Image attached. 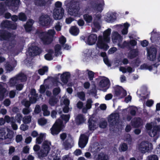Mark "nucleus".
Wrapping results in <instances>:
<instances>
[{"instance_id":"f8f14e48","label":"nucleus","mask_w":160,"mask_h":160,"mask_svg":"<svg viewBox=\"0 0 160 160\" xmlns=\"http://www.w3.org/2000/svg\"><path fill=\"white\" fill-rule=\"evenodd\" d=\"M13 133V131L7 128H0V140L12 138Z\"/></svg>"},{"instance_id":"e2e57ef3","label":"nucleus","mask_w":160,"mask_h":160,"mask_svg":"<svg viewBox=\"0 0 160 160\" xmlns=\"http://www.w3.org/2000/svg\"><path fill=\"white\" fill-rule=\"evenodd\" d=\"M107 122L105 120L102 121L99 124V127L102 128H105L107 126Z\"/></svg>"},{"instance_id":"423d86ee","label":"nucleus","mask_w":160,"mask_h":160,"mask_svg":"<svg viewBox=\"0 0 160 160\" xmlns=\"http://www.w3.org/2000/svg\"><path fill=\"white\" fill-rule=\"evenodd\" d=\"M27 77L25 74L22 73H20L15 77L11 78L8 82V84L11 87H14L16 84L19 82L26 81Z\"/></svg>"},{"instance_id":"9b49d317","label":"nucleus","mask_w":160,"mask_h":160,"mask_svg":"<svg viewBox=\"0 0 160 160\" xmlns=\"http://www.w3.org/2000/svg\"><path fill=\"white\" fill-rule=\"evenodd\" d=\"M39 24L44 27H48L51 25L53 23L52 20L47 14H42L39 18Z\"/></svg>"},{"instance_id":"c756f323","label":"nucleus","mask_w":160,"mask_h":160,"mask_svg":"<svg viewBox=\"0 0 160 160\" xmlns=\"http://www.w3.org/2000/svg\"><path fill=\"white\" fill-rule=\"evenodd\" d=\"M92 102H93L91 99H88L87 101L86 107L83 108L82 109V112L84 113H87L88 110L90 109L91 108Z\"/></svg>"},{"instance_id":"f257e3e1","label":"nucleus","mask_w":160,"mask_h":160,"mask_svg":"<svg viewBox=\"0 0 160 160\" xmlns=\"http://www.w3.org/2000/svg\"><path fill=\"white\" fill-rule=\"evenodd\" d=\"M111 30L108 28L103 33V37L102 36H99L98 38V41L97 44L98 47L101 49L104 50H107L109 48L107 43H109L110 41L109 36L111 33Z\"/></svg>"},{"instance_id":"20e7f679","label":"nucleus","mask_w":160,"mask_h":160,"mask_svg":"<svg viewBox=\"0 0 160 160\" xmlns=\"http://www.w3.org/2000/svg\"><path fill=\"white\" fill-rule=\"evenodd\" d=\"M51 142L48 140H45L43 142L40 150L38 153L39 158H42L47 156L51 149Z\"/></svg>"},{"instance_id":"603ef678","label":"nucleus","mask_w":160,"mask_h":160,"mask_svg":"<svg viewBox=\"0 0 160 160\" xmlns=\"http://www.w3.org/2000/svg\"><path fill=\"white\" fill-rule=\"evenodd\" d=\"M77 96L81 100H85V94L83 92H78L77 93Z\"/></svg>"},{"instance_id":"338daca9","label":"nucleus","mask_w":160,"mask_h":160,"mask_svg":"<svg viewBox=\"0 0 160 160\" xmlns=\"http://www.w3.org/2000/svg\"><path fill=\"white\" fill-rule=\"evenodd\" d=\"M56 100L53 98H51L49 101V104L52 106H54L57 103Z\"/></svg>"},{"instance_id":"4c0bfd02","label":"nucleus","mask_w":160,"mask_h":160,"mask_svg":"<svg viewBox=\"0 0 160 160\" xmlns=\"http://www.w3.org/2000/svg\"><path fill=\"white\" fill-rule=\"evenodd\" d=\"M49 0H35V3L38 6H43L46 5Z\"/></svg>"},{"instance_id":"72a5a7b5","label":"nucleus","mask_w":160,"mask_h":160,"mask_svg":"<svg viewBox=\"0 0 160 160\" xmlns=\"http://www.w3.org/2000/svg\"><path fill=\"white\" fill-rule=\"evenodd\" d=\"M70 76V74L68 72H65L63 73L61 76L62 81L64 83H67Z\"/></svg>"},{"instance_id":"f3484780","label":"nucleus","mask_w":160,"mask_h":160,"mask_svg":"<svg viewBox=\"0 0 160 160\" xmlns=\"http://www.w3.org/2000/svg\"><path fill=\"white\" fill-rule=\"evenodd\" d=\"M74 141L71 136L68 134V138L64 142L63 144V148L66 150H68L72 147Z\"/></svg>"},{"instance_id":"a18cd8bd","label":"nucleus","mask_w":160,"mask_h":160,"mask_svg":"<svg viewBox=\"0 0 160 160\" xmlns=\"http://www.w3.org/2000/svg\"><path fill=\"white\" fill-rule=\"evenodd\" d=\"M108 156L103 153H100L98 156V160H108Z\"/></svg>"},{"instance_id":"680f3d73","label":"nucleus","mask_w":160,"mask_h":160,"mask_svg":"<svg viewBox=\"0 0 160 160\" xmlns=\"http://www.w3.org/2000/svg\"><path fill=\"white\" fill-rule=\"evenodd\" d=\"M60 89L59 87L54 88L53 91V94L54 95H58L60 92Z\"/></svg>"},{"instance_id":"a211bd4d","label":"nucleus","mask_w":160,"mask_h":160,"mask_svg":"<svg viewBox=\"0 0 160 160\" xmlns=\"http://www.w3.org/2000/svg\"><path fill=\"white\" fill-rule=\"evenodd\" d=\"M40 52V50L37 46H32L29 48L28 51L27 52V55L34 56L39 54Z\"/></svg>"},{"instance_id":"0e129e2a","label":"nucleus","mask_w":160,"mask_h":160,"mask_svg":"<svg viewBox=\"0 0 160 160\" xmlns=\"http://www.w3.org/2000/svg\"><path fill=\"white\" fill-rule=\"evenodd\" d=\"M22 118V115L21 114H17L15 117V119L17 121V122L20 123L21 121Z\"/></svg>"},{"instance_id":"c85d7f7f","label":"nucleus","mask_w":160,"mask_h":160,"mask_svg":"<svg viewBox=\"0 0 160 160\" xmlns=\"http://www.w3.org/2000/svg\"><path fill=\"white\" fill-rule=\"evenodd\" d=\"M75 120L77 124L80 125L84 123L86 120V119L83 115L79 114L76 117Z\"/></svg>"},{"instance_id":"37998d69","label":"nucleus","mask_w":160,"mask_h":160,"mask_svg":"<svg viewBox=\"0 0 160 160\" xmlns=\"http://www.w3.org/2000/svg\"><path fill=\"white\" fill-rule=\"evenodd\" d=\"M83 18L87 23H90L92 21V17L91 15L85 14L83 15Z\"/></svg>"},{"instance_id":"5fc2aeb1","label":"nucleus","mask_w":160,"mask_h":160,"mask_svg":"<svg viewBox=\"0 0 160 160\" xmlns=\"http://www.w3.org/2000/svg\"><path fill=\"white\" fill-rule=\"evenodd\" d=\"M51 156H49V158L51 160H60V156L59 154H56L53 155L52 157Z\"/></svg>"},{"instance_id":"79ce46f5","label":"nucleus","mask_w":160,"mask_h":160,"mask_svg":"<svg viewBox=\"0 0 160 160\" xmlns=\"http://www.w3.org/2000/svg\"><path fill=\"white\" fill-rule=\"evenodd\" d=\"M16 65V62L15 61L14 65L13 66H11L8 62H7L5 65V69L8 72H10L12 71Z\"/></svg>"},{"instance_id":"7c9ffc66","label":"nucleus","mask_w":160,"mask_h":160,"mask_svg":"<svg viewBox=\"0 0 160 160\" xmlns=\"http://www.w3.org/2000/svg\"><path fill=\"white\" fill-rule=\"evenodd\" d=\"M118 26L121 28H122V29L121 31V32L122 34L126 35L128 33V29L130 26L129 24L128 23H125L123 25V26L121 25H118Z\"/></svg>"},{"instance_id":"c03bdc74","label":"nucleus","mask_w":160,"mask_h":160,"mask_svg":"<svg viewBox=\"0 0 160 160\" xmlns=\"http://www.w3.org/2000/svg\"><path fill=\"white\" fill-rule=\"evenodd\" d=\"M106 19L108 22H112L115 19V17L113 14H108L107 16Z\"/></svg>"},{"instance_id":"2f4dec72","label":"nucleus","mask_w":160,"mask_h":160,"mask_svg":"<svg viewBox=\"0 0 160 160\" xmlns=\"http://www.w3.org/2000/svg\"><path fill=\"white\" fill-rule=\"evenodd\" d=\"M34 21L32 19L29 20L25 25H24V28L27 32H29L32 29V26L34 23Z\"/></svg>"},{"instance_id":"09e8293b","label":"nucleus","mask_w":160,"mask_h":160,"mask_svg":"<svg viewBox=\"0 0 160 160\" xmlns=\"http://www.w3.org/2000/svg\"><path fill=\"white\" fill-rule=\"evenodd\" d=\"M48 120L44 118H41L38 120V122L41 125H44L48 123Z\"/></svg>"},{"instance_id":"864d4df0","label":"nucleus","mask_w":160,"mask_h":160,"mask_svg":"<svg viewBox=\"0 0 160 160\" xmlns=\"http://www.w3.org/2000/svg\"><path fill=\"white\" fill-rule=\"evenodd\" d=\"M61 118L66 123L69 121L70 118V116L69 115L63 114L61 116Z\"/></svg>"},{"instance_id":"6ab92c4d","label":"nucleus","mask_w":160,"mask_h":160,"mask_svg":"<svg viewBox=\"0 0 160 160\" xmlns=\"http://www.w3.org/2000/svg\"><path fill=\"white\" fill-rule=\"evenodd\" d=\"M1 27L3 28H7L14 29L16 28L17 25L15 23H12L10 21L6 20L2 22Z\"/></svg>"},{"instance_id":"e433bc0d","label":"nucleus","mask_w":160,"mask_h":160,"mask_svg":"<svg viewBox=\"0 0 160 160\" xmlns=\"http://www.w3.org/2000/svg\"><path fill=\"white\" fill-rule=\"evenodd\" d=\"M138 51L137 49H133L130 51L128 54V58L132 59L138 55Z\"/></svg>"},{"instance_id":"412c9836","label":"nucleus","mask_w":160,"mask_h":160,"mask_svg":"<svg viewBox=\"0 0 160 160\" xmlns=\"http://www.w3.org/2000/svg\"><path fill=\"white\" fill-rule=\"evenodd\" d=\"M96 50L94 49H87L84 51L82 56L85 60L89 58L92 55H96L95 51Z\"/></svg>"},{"instance_id":"5701e85b","label":"nucleus","mask_w":160,"mask_h":160,"mask_svg":"<svg viewBox=\"0 0 160 160\" xmlns=\"http://www.w3.org/2000/svg\"><path fill=\"white\" fill-rule=\"evenodd\" d=\"M99 86L101 88H106L107 89L110 85L109 79L106 78H103L99 84Z\"/></svg>"},{"instance_id":"4d7b16f0","label":"nucleus","mask_w":160,"mask_h":160,"mask_svg":"<svg viewBox=\"0 0 160 160\" xmlns=\"http://www.w3.org/2000/svg\"><path fill=\"white\" fill-rule=\"evenodd\" d=\"M148 160H158V156L154 154L150 155L147 157Z\"/></svg>"},{"instance_id":"473e14b6","label":"nucleus","mask_w":160,"mask_h":160,"mask_svg":"<svg viewBox=\"0 0 160 160\" xmlns=\"http://www.w3.org/2000/svg\"><path fill=\"white\" fill-rule=\"evenodd\" d=\"M121 93H122V96H124L126 95L127 92L121 87H118L115 90V94L117 96H119Z\"/></svg>"},{"instance_id":"393cba45","label":"nucleus","mask_w":160,"mask_h":160,"mask_svg":"<svg viewBox=\"0 0 160 160\" xmlns=\"http://www.w3.org/2000/svg\"><path fill=\"white\" fill-rule=\"evenodd\" d=\"M88 123V127L90 130H93L98 127V123L96 121L93 120L91 117L89 118Z\"/></svg>"},{"instance_id":"9d476101","label":"nucleus","mask_w":160,"mask_h":160,"mask_svg":"<svg viewBox=\"0 0 160 160\" xmlns=\"http://www.w3.org/2000/svg\"><path fill=\"white\" fill-rule=\"evenodd\" d=\"M146 128L148 130H151L149 132L150 136L154 137L157 135L158 132L160 131V125L154 126L153 122L147 123L146 126Z\"/></svg>"},{"instance_id":"13d9d810","label":"nucleus","mask_w":160,"mask_h":160,"mask_svg":"<svg viewBox=\"0 0 160 160\" xmlns=\"http://www.w3.org/2000/svg\"><path fill=\"white\" fill-rule=\"evenodd\" d=\"M141 69H148L149 70H151L152 69V66H148L146 64H144L141 65L140 67Z\"/></svg>"},{"instance_id":"a878e982","label":"nucleus","mask_w":160,"mask_h":160,"mask_svg":"<svg viewBox=\"0 0 160 160\" xmlns=\"http://www.w3.org/2000/svg\"><path fill=\"white\" fill-rule=\"evenodd\" d=\"M30 97L29 96L30 102L32 103H35L37 101L36 98L38 97V95L36 93V91L34 89H32L31 91Z\"/></svg>"},{"instance_id":"0eeeda50","label":"nucleus","mask_w":160,"mask_h":160,"mask_svg":"<svg viewBox=\"0 0 160 160\" xmlns=\"http://www.w3.org/2000/svg\"><path fill=\"white\" fill-rule=\"evenodd\" d=\"M62 3L59 1L55 4V8L53 12V17L56 20L61 19L63 16L64 10L61 7Z\"/></svg>"},{"instance_id":"ea45409f","label":"nucleus","mask_w":160,"mask_h":160,"mask_svg":"<svg viewBox=\"0 0 160 160\" xmlns=\"http://www.w3.org/2000/svg\"><path fill=\"white\" fill-rule=\"evenodd\" d=\"M104 5V2H102L99 4H97L94 7V10L98 12H101L103 8V7Z\"/></svg>"},{"instance_id":"f704fd0d","label":"nucleus","mask_w":160,"mask_h":160,"mask_svg":"<svg viewBox=\"0 0 160 160\" xmlns=\"http://www.w3.org/2000/svg\"><path fill=\"white\" fill-rule=\"evenodd\" d=\"M160 36V33L153 30L151 32V40L152 42H153L157 40L158 38H159Z\"/></svg>"},{"instance_id":"bf43d9fd","label":"nucleus","mask_w":160,"mask_h":160,"mask_svg":"<svg viewBox=\"0 0 160 160\" xmlns=\"http://www.w3.org/2000/svg\"><path fill=\"white\" fill-rule=\"evenodd\" d=\"M62 27V24L59 22H58L55 25L54 28L57 31H61Z\"/></svg>"},{"instance_id":"2eb2a0df","label":"nucleus","mask_w":160,"mask_h":160,"mask_svg":"<svg viewBox=\"0 0 160 160\" xmlns=\"http://www.w3.org/2000/svg\"><path fill=\"white\" fill-rule=\"evenodd\" d=\"M148 58L151 61H153L156 58L157 50L156 48L153 46L147 48Z\"/></svg>"},{"instance_id":"3c124183","label":"nucleus","mask_w":160,"mask_h":160,"mask_svg":"<svg viewBox=\"0 0 160 160\" xmlns=\"http://www.w3.org/2000/svg\"><path fill=\"white\" fill-rule=\"evenodd\" d=\"M119 149L121 151H125L128 149V146L126 144L122 143L120 145Z\"/></svg>"},{"instance_id":"69168bd1","label":"nucleus","mask_w":160,"mask_h":160,"mask_svg":"<svg viewBox=\"0 0 160 160\" xmlns=\"http://www.w3.org/2000/svg\"><path fill=\"white\" fill-rule=\"evenodd\" d=\"M87 71L88 72V73L90 80H92L94 76V73L92 71H89L88 70Z\"/></svg>"},{"instance_id":"dca6fc26","label":"nucleus","mask_w":160,"mask_h":160,"mask_svg":"<svg viewBox=\"0 0 160 160\" xmlns=\"http://www.w3.org/2000/svg\"><path fill=\"white\" fill-rule=\"evenodd\" d=\"M101 18V16L100 14L95 15V17H94L93 24L92 25V28H95L94 30V32H96L100 28V22Z\"/></svg>"},{"instance_id":"ddd939ff","label":"nucleus","mask_w":160,"mask_h":160,"mask_svg":"<svg viewBox=\"0 0 160 160\" xmlns=\"http://www.w3.org/2000/svg\"><path fill=\"white\" fill-rule=\"evenodd\" d=\"M69 5V4L67 5L69 7L70 10H69V13L71 15L75 16H79L78 10L79 8V4L77 2H71Z\"/></svg>"},{"instance_id":"6e6d98bb","label":"nucleus","mask_w":160,"mask_h":160,"mask_svg":"<svg viewBox=\"0 0 160 160\" xmlns=\"http://www.w3.org/2000/svg\"><path fill=\"white\" fill-rule=\"evenodd\" d=\"M19 19L22 21H25L26 20L27 18L25 14L23 13H20L18 15Z\"/></svg>"},{"instance_id":"39448f33","label":"nucleus","mask_w":160,"mask_h":160,"mask_svg":"<svg viewBox=\"0 0 160 160\" xmlns=\"http://www.w3.org/2000/svg\"><path fill=\"white\" fill-rule=\"evenodd\" d=\"M56 33L54 29H49L47 32L42 33L43 36L41 38L44 44H48L51 43L53 38Z\"/></svg>"},{"instance_id":"a19ab883","label":"nucleus","mask_w":160,"mask_h":160,"mask_svg":"<svg viewBox=\"0 0 160 160\" xmlns=\"http://www.w3.org/2000/svg\"><path fill=\"white\" fill-rule=\"evenodd\" d=\"M45 134L41 133L39 136L36 139V143L38 144H40L42 142L44 137L45 136Z\"/></svg>"},{"instance_id":"774afa93","label":"nucleus","mask_w":160,"mask_h":160,"mask_svg":"<svg viewBox=\"0 0 160 160\" xmlns=\"http://www.w3.org/2000/svg\"><path fill=\"white\" fill-rule=\"evenodd\" d=\"M16 94L15 90H11L9 92V96L11 98H14Z\"/></svg>"},{"instance_id":"8fccbe9b","label":"nucleus","mask_w":160,"mask_h":160,"mask_svg":"<svg viewBox=\"0 0 160 160\" xmlns=\"http://www.w3.org/2000/svg\"><path fill=\"white\" fill-rule=\"evenodd\" d=\"M48 68L47 67H43L42 68L39 69L38 70V73L41 75H43L46 72L48 71Z\"/></svg>"},{"instance_id":"aec40b11","label":"nucleus","mask_w":160,"mask_h":160,"mask_svg":"<svg viewBox=\"0 0 160 160\" xmlns=\"http://www.w3.org/2000/svg\"><path fill=\"white\" fill-rule=\"evenodd\" d=\"M88 137L84 134L81 135L78 142L79 147L81 148H83L86 145L88 141Z\"/></svg>"},{"instance_id":"c9c22d12","label":"nucleus","mask_w":160,"mask_h":160,"mask_svg":"<svg viewBox=\"0 0 160 160\" xmlns=\"http://www.w3.org/2000/svg\"><path fill=\"white\" fill-rule=\"evenodd\" d=\"M47 52L48 53L44 56L45 58L48 60H52L53 56V51L52 50L50 49L48 50Z\"/></svg>"},{"instance_id":"de8ad7c7","label":"nucleus","mask_w":160,"mask_h":160,"mask_svg":"<svg viewBox=\"0 0 160 160\" xmlns=\"http://www.w3.org/2000/svg\"><path fill=\"white\" fill-rule=\"evenodd\" d=\"M61 49V47L60 45L57 44L55 47V55L56 56H58L61 54L60 50Z\"/></svg>"},{"instance_id":"49530a36","label":"nucleus","mask_w":160,"mask_h":160,"mask_svg":"<svg viewBox=\"0 0 160 160\" xmlns=\"http://www.w3.org/2000/svg\"><path fill=\"white\" fill-rule=\"evenodd\" d=\"M32 117L31 116H25L22 119L23 122L26 124L30 123L31 121Z\"/></svg>"},{"instance_id":"6e6552de","label":"nucleus","mask_w":160,"mask_h":160,"mask_svg":"<svg viewBox=\"0 0 160 160\" xmlns=\"http://www.w3.org/2000/svg\"><path fill=\"white\" fill-rule=\"evenodd\" d=\"M138 149L142 153L148 152L153 148L152 144L148 141L142 142L138 145Z\"/></svg>"},{"instance_id":"4be33fe9","label":"nucleus","mask_w":160,"mask_h":160,"mask_svg":"<svg viewBox=\"0 0 160 160\" xmlns=\"http://www.w3.org/2000/svg\"><path fill=\"white\" fill-rule=\"evenodd\" d=\"M97 39V36L96 34H91L87 38V43L90 45H94Z\"/></svg>"},{"instance_id":"7ed1b4c3","label":"nucleus","mask_w":160,"mask_h":160,"mask_svg":"<svg viewBox=\"0 0 160 160\" xmlns=\"http://www.w3.org/2000/svg\"><path fill=\"white\" fill-rule=\"evenodd\" d=\"M111 37L113 43L120 48H124L129 45V43L126 41L122 42V37L116 31L112 32Z\"/></svg>"},{"instance_id":"052dcab7","label":"nucleus","mask_w":160,"mask_h":160,"mask_svg":"<svg viewBox=\"0 0 160 160\" xmlns=\"http://www.w3.org/2000/svg\"><path fill=\"white\" fill-rule=\"evenodd\" d=\"M30 103H31L30 102H29V101L26 99H24L22 101V103L26 107L28 108L30 106Z\"/></svg>"},{"instance_id":"bb28decb","label":"nucleus","mask_w":160,"mask_h":160,"mask_svg":"<svg viewBox=\"0 0 160 160\" xmlns=\"http://www.w3.org/2000/svg\"><path fill=\"white\" fill-rule=\"evenodd\" d=\"M5 84L0 83V101H2L4 98L5 94L7 91L4 88Z\"/></svg>"},{"instance_id":"4468645a","label":"nucleus","mask_w":160,"mask_h":160,"mask_svg":"<svg viewBox=\"0 0 160 160\" xmlns=\"http://www.w3.org/2000/svg\"><path fill=\"white\" fill-rule=\"evenodd\" d=\"M20 2L19 0H6V5L14 12H17Z\"/></svg>"},{"instance_id":"1a4fd4ad","label":"nucleus","mask_w":160,"mask_h":160,"mask_svg":"<svg viewBox=\"0 0 160 160\" xmlns=\"http://www.w3.org/2000/svg\"><path fill=\"white\" fill-rule=\"evenodd\" d=\"M63 127L62 121L60 119H58L50 129L51 134L53 135L58 134Z\"/></svg>"},{"instance_id":"b1692460","label":"nucleus","mask_w":160,"mask_h":160,"mask_svg":"<svg viewBox=\"0 0 160 160\" xmlns=\"http://www.w3.org/2000/svg\"><path fill=\"white\" fill-rule=\"evenodd\" d=\"M119 120V115L118 113H112L111 114L108 118L109 122L116 123Z\"/></svg>"},{"instance_id":"f03ea898","label":"nucleus","mask_w":160,"mask_h":160,"mask_svg":"<svg viewBox=\"0 0 160 160\" xmlns=\"http://www.w3.org/2000/svg\"><path fill=\"white\" fill-rule=\"evenodd\" d=\"M15 37V35L13 34L7 32L2 33V32L0 31V40L10 41L7 48L8 50H10L16 45V42L14 40Z\"/></svg>"},{"instance_id":"cd10ccee","label":"nucleus","mask_w":160,"mask_h":160,"mask_svg":"<svg viewBox=\"0 0 160 160\" xmlns=\"http://www.w3.org/2000/svg\"><path fill=\"white\" fill-rule=\"evenodd\" d=\"M142 120L140 118H135L132 120V125L134 127H138L142 124Z\"/></svg>"},{"instance_id":"58836bf2","label":"nucleus","mask_w":160,"mask_h":160,"mask_svg":"<svg viewBox=\"0 0 160 160\" xmlns=\"http://www.w3.org/2000/svg\"><path fill=\"white\" fill-rule=\"evenodd\" d=\"M70 32L72 35L75 36L77 35L79 33V30L75 26L72 27L70 29Z\"/></svg>"}]
</instances>
